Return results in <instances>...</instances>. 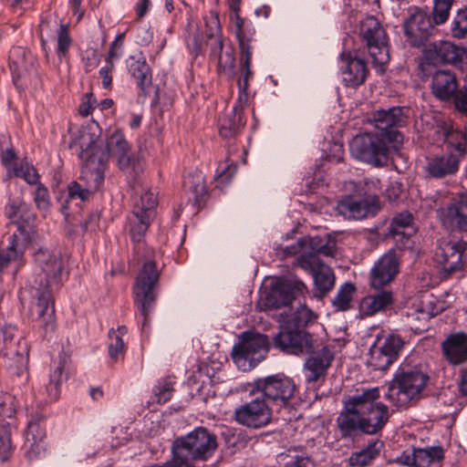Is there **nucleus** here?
Masks as SVG:
<instances>
[{"label":"nucleus","instance_id":"4468645a","mask_svg":"<svg viewBox=\"0 0 467 467\" xmlns=\"http://www.w3.org/2000/svg\"><path fill=\"white\" fill-rule=\"evenodd\" d=\"M434 261L447 275L467 267V242L463 240H442L440 242Z\"/></svg>","mask_w":467,"mask_h":467},{"label":"nucleus","instance_id":"5701e85b","mask_svg":"<svg viewBox=\"0 0 467 467\" xmlns=\"http://www.w3.org/2000/svg\"><path fill=\"white\" fill-rule=\"evenodd\" d=\"M432 29L431 20L424 12L416 9L404 21V35L409 44L414 47L424 46Z\"/></svg>","mask_w":467,"mask_h":467},{"label":"nucleus","instance_id":"4be33fe9","mask_svg":"<svg viewBox=\"0 0 467 467\" xmlns=\"http://www.w3.org/2000/svg\"><path fill=\"white\" fill-rule=\"evenodd\" d=\"M234 26L240 48V64L242 69L244 71V86L245 88L248 86V78L252 75L250 64L254 29L251 23L245 21L241 16L235 17V26Z\"/></svg>","mask_w":467,"mask_h":467},{"label":"nucleus","instance_id":"2f4dec72","mask_svg":"<svg viewBox=\"0 0 467 467\" xmlns=\"http://www.w3.org/2000/svg\"><path fill=\"white\" fill-rule=\"evenodd\" d=\"M341 67L342 80L346 86L358 87L364 83L368 70L363 59L358 57H352L350 56L341 55Z\"/></svg>","mask_w":467,"mask_h":467},{"label":"nucleus","instance_id":"393cba45","mask_svg":"<svg viewBox=\"0 0 467 467\" xmlns=\"http://www.w3.org/2000/svg\"><path fill=\"white\" fill-rule=\"evenodd\" d=\"M312 348H314V346ZM303 354H305V352ZM306 354H309V357L304 364L306 380L308 384L316 383L326 377L327 369L334 359V355L327 346L322 347L317 351L311 348V350L306 352Z\"/></svg>","mask_w":467,"mask_h":467},{"label":"nucleus","instance_id":"6e6552de","mask_svg":"<svg viewBox=\"0 0 467 467\" xmlns=\"http://www.w3.org/2000/svg\"><path fill=\"white\" fill-rule=\"evenodd\" d=\"M217 437L203 427L195 428L186 435L176 438L171 445V452L185 463L193 465L195 462H205L216 451Z\"/></svg>","mask_w":467,"mask_h":467},{"label":"nucleus","instance_id":"7ed1b4c3","mask_svg":"<svg viewBox=\"0 0 467 467\" xmlns=\"http://www.w3.org/2000/svg\"><path fill=\"white\" fill-rule=\"evenodd\" d=\"M379 389H362L361 392L350 397L346 402L337 423L343 439L357 438L360 433L375 435L380 432L389 420V408L378 401Z\"/></svg>","mask_w":467,"mask_h":467},{"label":"nucleus","instance_id":"c9c22d12","mask_svg":"<svg viewBox=\"0 0 467 467\" xmlns=\"http://www.w3.org/2000/svg\"><path fill=\"white\" fill-rule=\"evenodd\" d=\"M280 467H308L310 458L301 447H290L276 457Z\"/></svg>","mask_w":467,"mask_h":467},{"label":"nucleus","instance_id":"9d476101","mask_svg":"<svg viewBox=\"0 0 467 467\" xmlns=\"http://www.w3.org/2000/svg\"><path fill=\"white\" fill-rule=\"evenodd\" d=\"M245 390L250 394L260 395L268 405L273 403L285 407L294 396L296 384L290 378L275 374L255 379L247 383Z\"/></svg>","mask_w":467,"mask_h":467},{"label":"nucleus","instance_id":"a18cd8bd","mask_svg":"<svg viewBox=\"0 0 467 467\" xmlns=\"http://www.w3.org/2000/svg\"><path fill=\"white\" fill-rule=\"evenodd\" d=\"M55 26H57V22L53 21ZM57 53L59 58L66 57L70 46L72 39L69 36L68 26L66 24H59L57 31Z\"/></svg>","mask_w":467,"mask_h":467},{"label":"nucleus","instance_id":"e2e57ef3","mask_svg":"<svg viewBox=\"0 0 467 467\" xmlns=\"http://www.w3.org/2000/svg\"><path fill=\"white\" fill-rule=\"evenodd\" d=\"M452 91H457L454 95L455 108L462 112H467V89H452Z\"/></svg>","mask_w":467,"mask_h":467},{"label":"nucleus","instance_id":"4d7b16f0","mask_svg":"<svg viewBox=\"0 0 467 467\" xmlns=\"http://www.w3.org/2000/svg\"><path fill=\"white\" fill-rule=\"evenodd\" d=\"M34 202L36 206L39 210H47L50 205L49 202V194L47 189L41 183H38L35 194H34Z\"/></svg>","mask_w":467,"mask_h":467},{"label":"nucleus","instance_id":"423d86ee","mask_svg":"<svg viewBox=\"0 0 467 467\" xmlns=\"http://www.w3.org/2000/svg\"><path fill=\"white\" fill-rule=\"evenodd\" d=\"M284 317L280 331L273 338L274 346L281 350L294 355L309 352L313 347L312 335L305 328L313 324L317 315L305 305H299L291 313H281Z\"/></svg>","mask_w":467,"mask_h":467},{"label":"nucleus","instance_id":"72a5a7b5","mask_svg":"<svg viewBox=\"0 0 467 467\" xmlns=\"http://www.w3.org/2000/svg\"><path fill=\"white\" fill-rule=\"evenodd\" d=\"M244 126V118L238 111V107H233L230 111H226L218 122L219 133L224 139L236 136Z\"/></svg>","mask_w":467,"mask_h":467},{"label":"nucleus","instance_id":"79ce46f5","mask_svg":"<svg viewBox=\"0 0 467 467\" xmlns=\"http://www.w3.org/2000/svg\"><path fill=\"white\" fill-rule=\"evenodd\" d=\"M64 360L60 359L55 365L49 375V382L47 386V394L50 401H55L60 395V385L63 380Z\"/></svg>","mask_w":467,"mask_h":467},{"label":"nucleus","instance_id":"8fccbe9b","mask_svg":"<svg viewBox=\"0 0 467 467\" xmlns=\"http://www.w3.org/2000/svg\"><path fill=\"white\" fill-rule=\"evenodd\" d=\"M157 205V199L155 194L150 191H146L140 199V202L134 205L133 210H141L150 216H155V207Z\"/></svg>","mask_w":467,"mask_h":467},{"label":"nucleus","instance_id":"1a4fd4ad","mask_svg":"<svg viewBox=\"0 0 467 467\" xmlns=\"http://www.w3.org/2000/svg\"><path fill=\"white\" fill-rule=\"evenodd\" d=\"M359 35L363 43L361 53L368 54L372 65L379 70L389 61L387 34L374 16L366 17L360 24Z\"/></svg>","mask_w":467,"mask_h":467},{"label":"nucleus","instance_id":"bf43d9fd","mask_svg":"<svg viewBox=\"0 0 467 467\" xmlns=\"http://www.w3.org/2000/svg\"><path fill=\"white\" fill-rule=\"evenodd\" d=\"M98 106L97 99L94 97L92 92H88L81 104L79 105L78 111L79 114L83 117H88L92 113L94 109Z\"/></svg>","mask_w":467,"mask_h":467},{"label":"nucleus","instance_id":"58836bf2","mask_svg":"<svg viewBox=\"0 0 467 467\" xmlns=\"http://www.w3.org/2000/svg\"><path fill=\"white\" fill-rule=\"evenodd\" d=\"M127 67L130 74L136 80V84L139 87L144 88L150 83L151 75L145 60L136 59L134 57H130L127 60Z\"/></svg>","mask_w":467,"mask_h":467},{"label":"nucleus","instance_id":"603ef678","mask_svg":"<svg viewBox=\"0 0 467 467\" xmlns=\"http://www.w3.org/2000/svg\"><path fill=\"white\" fill-rule=\"evenodd\" d=\"M186 45L189 52L194 57L201 53L202 47V34L197 27H191V30L186 36Z\"/></svg>","mask_w":467,"mask_h":467},{"label":"nucleus","instance_id":"49530a36","mask_svg":"<svg viewBox=\"0 0 467 467\" xmlns=\"http://www.w3.org/2000/svg\"><path fill=\"white\" fill-rule=\"evenodd\" d=\"M432 88H458L455 74L449 69L437 70L432 76Z\"/></svg>","mask_w":467,"mask_h":467},{"label":"nucleus","instance_id":"ea45409f","mask_svg":"<svg viewBox=\"0 0 467 467\" xmlns=\"http://www.w3.org/2000/svg\"><path fill=\"white\" fill-rule=\"evenodd\" d=\"M221 25L217 15H212L206 20V35L213 42L211 43V55H218L223 50Z\"/></svg>","mask_w":467,"mask_h":467},{"label":"nucleus","instance_id":"37998d69","mask_svg":"<svg viewBox=\"0 0 467 467\" xmlns=\"http://www.w3.org/2000/svg\"><path fill=\"white\" fill-rule=\"evenodd\" d=\"M356 291L355 285L350 282H346L337 290L336 296L332 300V306L337 311H347L351 306L353 294Z\"/></svg>","mask_w":467,"mask_h":467},{"label":"nucleus","instance_id":"9b49d317","mask_svg":"<svg viewBox=\"0 0 467 467\" xmlns=\"http://www.w3.org/2000/svg\"><path fill=\"white\" fill-rule=\"evenodd\" d=\"M269 345L267 336L255 332H244L240 342L232 349V358L239 369L251 370L266 357Z\"/></svg>","mask_w":467,"mask_h":467},{"label":"nucleus","instance_id":"cd10ccee","mask_svg":"<svg viewBox=\"0 0 467 467\" xmlns=\"http://www.w3.org/2000/svg\"><path fill=\"white\" fill-rule=\"evenodd\" d=\"M441 220L449 231L467 228V193H461L455 202L444 209Z\"/></svg>","mask_w":467,"mask_h":467},{"label":"nucleus","instance_id":"0eeeda50","mask_svg":"<svg viewBox=\"0 0 467 467\" xmlns=\"http://www.w3.org/2000/svg\"><path fill=\"white\" fill-rule=\"evenodd\" d=\"M429 380L421 368L403 365L395 373L385 398L397 408L405 407L421 397Z\"/></svg>","mask_w":467,"mask_h":467},{"label":"nucleus","instance_id":"aec40b11","mask_svg":"<svg viewBox=\"0 0 467 467\" xmlns=\"http://www.w3.org/2000/svg\"><path fill=\"white\" fill-rule=\"evenodd\" d=\"M306 290V285L294 277L279 280L268 292L264 306L266 309H278L288 306L297 295Z\"/></svg>","mask_w":467,"mask_h":467},{"label":"nucleus","instance_id":"a19ab883","mask_svg":"<svg viewBox=\"0 0 467 467\" xmlns=\"http://www.w3.org/2000/svg\"><path fill=\"white\" fill-rule=\"evenodd\" d=\"M16 427L10 422L0 421V459L7 461L13 452L12 434Z\"/></svg>","mask_w":467,"mask_h":467},{"label":"nucleus","instance_id":"bb28decb","mask_svg":"<svg viewBox=\"0 0 467 467\" xmlns=\"http://www.w3.org/2000/svg\"><path fill=\"white\" fill-rule=\"evenodd\" d=\"M39 420L40 419L29 420L25 431L23 450L29 461L40 459L46 453V432L40 426Z\"/></svg>","mask_w":467,"mask_h":467},{"label":"nucleus","instance_id":"dca6fc26","mask_svg":"<svg viewBox=\"0 0 467 467\" xmlns=\"http://www.w3.org/2000/svg\"><path fill=\"white\" fill-rule=\"evenodd\" d=\"M424 57L432 63L450 64L467 69V48L450 41H435L425 46Z\"/></svg>","mask_w":467,"mask_h":467},{"label":"nucleus","instance_id":"b1692460","mask_svg":"<svg viewBox=\"0 0 467 467\" xmlns=\"http://www.w3.org/2000/svg\"><path fill=\"white\" fill-rule=\"evenodd\" d=\"M400 271V255L391 249L384 254L374 265L370 272V285L381 288L392 282Z\"/></svg>","mask_w":467,"mask_h":467},{"label":"nucleus","instance_id":"c756f323","mask_svg":"<svg viewBox=\"0 0 467 467\" xmlns=\"http://www.w3.org/2000/svg\"><path fill=\"white\" fill-rule=\"evenodd\" d=\"M441 349L443 356L451 365H460L467 361V334H450L441 343Z\"/></svg>","mask_w":467,"mask_h":467},{"label":"nucleus","instance_id":"5fc2aeb1","mask_svg":"<svg viewBox=\"0 0 467 467\" xmlns=\"http://www.w3.org/2000/svg\"><path fill=\"white\" fill-rule=\"evenodd\" d=\"M310 237L300 238L296 243L287 245L284 248V255H294L300 254L299 256H303L306 254H310V248H308V241Z\"/></svg>","mask_w":467,"mask_h":467},{"label":"nucleus","instance_id":"680f3d73","mask_svg":"<svg viewBox=\"0 0 467 467\" xmlns=\"http://www.w3.org/2000/svg\"><path fill=\"white\" fill-rule=\"evenodd\" d=\"M110 338L112 341L109 346V355L111 359L117 360L125 351V343L119 335Z\"/></svg>","mask_w":467,"mask_h":467},{"label":"nucleus","instance_id":"de8ad7c7","mask_svg":"<svg viewBox=\"0 0 467 467\" xmlns=\"http://www.w3.org/2000/svg\"><path fill=\"white\" fill-rule=\"evenodd\" d=\"M453 0H434L432 19L436 25L444 24L450 15Z\"/></svg>","mask_w":467,"mask_h":467},{"label":"nucleus","instance_id":"69168bd1","mask_svg":"<svg viewBox=\"0 0 467 467\" xmlns=\"http://www.w3.org/2000/svg\"><path fill=\"white\" fill-rule=\"evenodd\" d=\"M123 38V34H120L117 36V38L111 43L109 50L108 62L111 64V59L114 57H119L120 53L118 51L122 46L121 39Z\"/></svg>","mask_w":467,"mask_h":467},{"label":"nucleus","instance_id":"338daca9","mask_svg":"<svg viewBox=\"0 0 467 467\" xmlns=\"http://www.w3.org/2000/svg\"><path fill=\"white\" fill-rule=\"evenodd\" d=\"M250 97L249 89H238L236 103L234 107H238V111L242 113V110L247 105Z\"/></svg>","mask_w":467,"mask_h":467},{"label":"nucleus","instance_id":"774afa93","mask_svg":"<svg viewBox=\"0 0 467 467\" xmlns=\"http://www.w3.org/2000/svg\"><path fill=\"white\" fill-rule=\"evenodd\" d=\"M112 67H113L112 65L103 67L99 71V76L101 78V84L105 88L109 87L112 82V74H111Z\"/></svg>","mask_w":467,"mask_h":467},{"label":"nucleus","instance_id":"a878e982","mask_svg":"<svg viewBox=\"0 0 467 467\" xmlns=\"http://www.w3.org/2000/svg\"><path fill=\"white\" fill-rule=\"evenodd\" d=\"M443 459V449L441 446L413 448L411 451H404L397 462L413 467H440Z\"/></svg>","mask_w":467,"mask_h":467},{"label":"nucleus","instance_id":"13d9d810","mask_svg":"<svg viewBox=\"0 0 467 467\" xmlns=\"http://www.w3.org/2000/svg\"><path fill=\"white\" fill-rule=\"evenodd\" d=\"M15 174L17 177L23 178L29 184H36L38 182V174L36 170L27 164L15 168Z\"/></svg>","mask_w":467,"mask_h":467},{"label":"nucleus","instance_id":"20e7f679","mask_svg":"<svg viewBox=\"0 0 467 467\" xmlns=\"http://www.w3.org/2000/svg\"><path fill=\"white\" fill-rule=\"evenodd\" d=\"M81 160L92 161L96 168L104 173L110 156L117 158L119 168L130 174H138L142 171L138 156L130 151V147L124 135L113 132L104 143L99 141L90 132L83 131L79 141Z\"/></svg>","mask_w":467,"mask_h":467},{"label":"nucleus","instance_id":"052dcab7","mask_svg":"<svg viewBox=\"0 0 467 467\" xmlns=\"http://www.w3.org/2000/svg\"><path fill=\"white\" fill-rule=\"evenodd\" d=\"M431 301L430 300H421L420 306H418L415 309V315L417 319H430L434 317L438 311L433 307H431Z\"/></svg>","mask_w":467,"mask_h":467},{"label":"nucleus","instance_id":"4c0bfd02","mask_svg":"<svg viewBox=\"0 0 467 467\" xmlns=\"http://www.w3.org/2000/svg\"><path fill=\"white\" fill-rule=\"evenodd\" d=\"M382 447L383 442L379 440L368 443L363 450L351 454L349 457V464L358 467L368 465L379 456Z\"/></svg>","mask_w":467,"mask_h":467},{"label":"nucleus","instance_id":"412c9836","mask_svg":"<svg viewBox=\"0 0 467 467\" xmlns=\"http://www.w3.org/2000/svg\"><path fill=\"white\" fill-rule=\"evenodd\" d=\"M379 209V202L375 195H368L362 199L346 196L337 205V213L347 220H362L374 215Z\"/></svg>","mask_w":467,"mask_h":467},{"label":"nucleus","instance_id":"473e14b6","mask_svg":"<svg viewBox=\"0 0 467 467\" xmlns=\"http://www.w3.org/2000/svg\"><path fill=\"white\" fill-rule=\"evenodd\" d=\"M393 304V295L389 291H380L365 296L360 304L361 315L371 317L379 311L385 310Z\"/></svg>","mask_w":467,"mask_h":467},{"label":"nucleus","instance_id":"f8f14e48","mask_svg":"<svg viewBox=\"0 0 467 467\" xmlns=\"http://www.w3.org/2000/svg\"><path fill=\"white\" fill-rule=\"evenodd\" d=\"M9 67L14 85L17 88L43 86L36 67V59L25 47H15L9 53Z\"/></svg>","mask_w":467,"mask_h":467},{"label":"nucleus","instance_id":"6ab92c4d","mask_svg":"<svg viewBox=\"0 0 467 467\" xmlns=\"http://www.w3.org/2000/svg\"><path fill=\"white\" fill-rule=\"evenodd\" d=\"M84 164L79 182H71L67 186L68 198L86 201L91 192L98 191L104 182V173L96 168L92 161L82 160Z\"/></svg>","mask_w":467,"mask_h":467},{"label":"nucleus","instance_id":"f03ea898","mask_svg":"<svg viewBox=\"0 0 467 467\" xmlns=\"http://www.w3.org/2000/svg\"><path fill=\"white\" fill-rule=\"evenodd\" d=\"M379 133L364 132L356 135L349 143L351 155L363 162L381 167L388 162L389 143L400 145L402 134L397 130L407 123V116L400 107L377 110L368 119Z\"/></svg>","mask_w":467,"mask_h":467},{"label":"nucleus","instance_id":"c03bdc74","mask_svg":"<svg viewBox=\"0 0 467 467\" xmlns=\"http://www.w3.org/2000/svg\"><path fill=\"white\" fill-rule=\"evenodd\" d=\"M308 248H310L309 254H314L317 257H319V254L334 257L337 254L335 241L329 239L324 242L322 238L318 236L310 237Z\"/></svg>","mask_w":467,"mask_h":467},{"label":"nucleus","instance_id":"ddd939ff","mask_svg":"<svg viewBox=\"0 0 467 467\" xmlns=\"http://www.w3.org/2000/svg\"><path fill=\"white\" fill-rule=\"evenodd\" d=\"M248 400L235 408L234 418L239 424L250 429H261L272 420V410L258 394H250Z\"/></svg>","mask_w":467,"mask_h":467},{"label":"nucleus","instance_id":"f3484780","mask_svg":"<svg viewBox=\"0 0 467 467\" xmlns=\"http://www.w3.org/2000/svg\"><path fill=\"white\" fill-rule=\"evenodd\" d=\"M403 338L397 334H389L378 346L374 344L369 348V358L367 364L373 370H386L397 359L404 346Z\"/></svg>","mask_w":467,"mask_h":467},{"label":"nucleus","instance_id":"2eb2a0df","mask_svg":"<svg viewBox=\"0 0 467 467\" xmlns=\"http://www.w3.org/2000/svg\"><path fill=\"white\" fill-rule=\"evenodd\" d=\"M296 265L312 275L316 297L323 298L334 288L336 283L334 272L322 263L319 257L314 254H304L296 258Z\"/></svg>","mask_w":467,"mask_h":467},{"label":"nucleus","instance_id":"6e6d98bb","mask_svg":"<svg viewBox=\"0 0 467 467\" xmlns=\"http://www.w3.org/2000/svg\"><path fill=\"white\" fill-rule=\"evenodd\" d=\"M183 186L195 194H201L204 191L203 177L200 172L189 175L183 180Z\"/></svg>","mask_w":467,"mask_h":467},{"label":"nucleus","instance_id":"864d4df0","mask_svg":"<svg viewBox=\"0 0 467 467\" xmlns=\"http://www.w3.org/2000/svg\"><path fill=\"white\" fill-rule=\"evenodd\" d=\"M19 405V401L15 396L11 394L4 395L0 401V415L5 418L13 417Z\"/></svg>","mask_w":467,"mask_h":467},{"label":"nucleus","instance_id":"e433bc0d","mask_svg":"<svg viewBox=\"0 0 467 467\" xmlns=\"http://www.w3.org/2000/svg\"><path fill=\"white\" fill-rule=\"evenodd\" d=\"M6 250H0V272L6 268L11 261L21 260L28 244L21 242L16 235H10Z\"/></svg>","mask_w":467,"mask_h":467},{"label":"nucleus","instance_id":"c85d7f7f","mask_svg":"<svg viewBox=\"0 0 467 467\" xmlns=\"http://www.w3.org/2000/svg\"><path fill=\"white\" fill-rule=\"evenodd\" d=\"M461 161L453 152L435 155L427 159L425 171L427 176L433 179L445 178L458 171Z\"/></svg>","mask_w":467,"mask_h":467},{"label":"nucleus","instance_id":"7c9ffc66","mask_svg":"<svg viewBox=\"0 0 467 467\" xmlns=\"http://www.w3.org/2000/svg\"><path fill=\"white\" fill-rule=\"evenodd\" d=\"M389 234L398 245L406 247L410 239L416 234L412 214L404 212L394 216L389 227Z\"/></svg>","mask_w":467,"mask_h":467},{"label":"nucleus","instance_id":"a211bd4d","mask_svg":"<svg viewBox=\"0 0 467 467\" xmlns=\"http://www.w3.org/2000/svg\"><path fill=\"white\" fill-rule=\"evenodd\" d=\"M5 215L17 226L16 235L19 241L28 244L35 237L36 214L29 205L22 201H14L5 208Z\"/></svg>","mask_w":467,"mask_h":467},{"label":"nucleus","instance_id":"0e129e2a","mask_svg":"<svg viewBox=\"0 0 467 467\" xmlns=\"http://www.w3.org/2000/svg\"><path fill=\"white\" fill-rule=\"evenodd\" d=\"M213 57L218 58V65L221 68H232L234 66V56L232 52H225V54H222V51L218 55H213Z\"/></svg>","mask_w":467,"mask_h":467},{"label":"nucleus","instance_id":"3c124183","mask_svg":"<svg viewBox=\"0 0 467 467\" xmlns=\"http://www.w3.org/2000/svg\"><path fill=\"white\" fill-rule=\"evenodd\" d=\"M173 391V383L168 379H162L158 382L154 388L155 401L162 404L169 401Z\"/></svg>","mask_w":467,"mask_h":467},{"label":"nucleus","instance_id":"f704fd0d","mask_svg":"<svg viewBox=\"0 0 467 467\" xmlns=\"http://www.w3.org/2000/svg\"><path fill=\"white\" fill-rule=\"evenodd\" d=\"M441 132L445 143L451 148H453L456 152V156H459L462 160L467 153V135L466 133L459 129H454L451 125L444 124L441 127Z\"/></svg>","mask_w":467,"mask_h":467},{"label":"nucleus","instance_id":"09e8293b","mask_svg":"<svg viewBox=\"0 0 467 467\" xmlns=\"http://www.w3.org/2000/svg\"><path fill=\"white\" fill-rule=\"evenodd\" d=\"M451 34L456 38H462L467 35V8L460 9L455 15Z\"/></svg>","mask_w":467,"mask_h":467},{"label":"nucleus","instance_id":"39448f33","mask_svg":"<svg viewBox=\"0 0 467 467\" xmlns=\"http://www.w3.org/2000/svg\"><path fill=\"white\" fill-rule=\"evenodd\" d=\"M36 263L40 266L44 277L40 276L39 287L36 288V303L32 306V315L46 333L55 329V309L51 295L47 289L57 283L64 266L59 254L47 248H39L34 254Z\"/></svg>","mask_w":467,"mask_h":467},{"label":"nucleus","instance_id":"f257e3e1","mask_svg":"<svg viewBox=\"0 0 467 467\" xmlns=\"http://www.w3.org/2000/svg\"><path fill=\"white\" fill-rule=\"evenodd\" d=\"M154 217L141 210H133L129 216L130 234L134 243V254L142 266L133 286L134 306L142 317L141 331L150 327L155 308L160 274L154 261V251L144 245L143 237Z\"/></svg>","mask_w":467,"mask_h":467}]
</instances>
